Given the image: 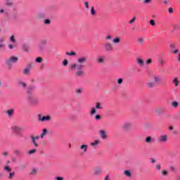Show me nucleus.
Masks as SVG:
<instances>
[{
    "mask_svg": "<svg viewBox=\"0 0 180 180\" xmlns=\"http://www.w3.org/2000/svg\"><path fill=\"white\" fill-rule=\"evenodd\" d=\"M86 56H82L77 59V63H73L70 65L71 71H75V75L77 78H82L85 75L84 68H85V64H86Z\"/></svg>",
    "mask_w": 180,
    "mask_h": 180,
    "instance_id": "obj_1",
    "label": "nucleus"
},
{
    "mask_svg": "<svg viewBox=\"0 0 180 180\" xmlns=\"http://www.w3.org/2000/svg\"><path fill=\"white\" fill-rule=\"evenodd\" d=\"M18 61H19V58L15 56H11L5 60V63L6 65L8 67V71H11L12 70V64H13V63H18Z\"/></svg>",
    "mask_w": 180,
    "mask_h": 180,
    "instance_id": "obj_2",
    "label": "nucleus"
},
{
    "mask_svg": "<svg viewBox=\"0 0 180 180\" xmlns=\"http://www.w3.org/2000/svg\"><path fill=\"white\" fill-rule=\"evenodd\" d=\"M4 171L6 172L7 178L9 180L13 179L15 178V172H12V168L8 165L4 166Z\"/></svg>",
    "mask_w": 180,
    "mask_h": 180,
    "instance_id": "obj_3",
    "label": "nucleus"
},
{
    "mask_svg": "<svg viewBox=\"0 0 180 180\" xmlns=\"http://www.w3.org/2000/svg\"><path fill=\"white\" fill-rule=\"evenodd\" d=\"M27 101L31 104L36 105L39 103V99L34 96V94H27Z\"/></svg>",
    "mask_w": 180,
    "mask_h": 180,
    "instance_id": "obj_4",
    "label": "nucleus"
},
{
    "mask_svg": "<svg viewBox=\"0 0 180 180\" xmlns=\"http://www.w3.org/2000/svg\"><path fill=\"white\" fill-rule=\"evenodd\" d=\"M131 122H124L122 126V129L124 130V131H129V130L131 129Z\"/></svg>",
    "mask_w": 180,
    "mask_h": 180,
    "instance_id": "obj_5",
    "label": "nucleus"
},
{
    "mask_svg": "<svg viewBox=\"0 0 180 180\" xmlns=\"http://www.w3.org/2000/svg\"><path fill=\"white\" fill-rule=\"evenodd\" d=\"M104 47L105 49V51H113V45L110 42H105L104 44Z\"/></svg>",
    "mask_w": 180,
    "mask_h": 180,
    "instance_id": "obj_6",
    "label": "nucleus"
},
{
    "mask_svg": "<svg viewBox=\"0 0 180 180\" xmlns=\"http://www.w3.org/2000/svg\"><path fill=\"white\" fill-rule=\"evenodd\" d=\"M168 141V135L162 134L158 139L159 143H167Z\"/></svg>",
    "mask_w": 180,
    "mask_h": 180,
    "instance_id": "obj_7",
    "label": "nucleus"
},
{
    "mask_svg": "<svg viewBox=\"0 0 180 180\" xmlns=\"http://www.w3.org/2000/svg\"><path fill=\"white\" fill-rule=\"evenodd\" d=\"M98 134L103 140H106V139H108V134H106V131L105 129H101L98 131Z\"/></svg>",
    "mask_w": 180,
    "mask_h": 180,
    "instance_id": "obj_8",
    "label": "nucleus"
},
{
    "mask_svg": "<svg viewBox=\"0 0 180 180\" xmlns=\"http://www.w3.org/2000/svg\"><path fill=\"white\" fill-rule=\"evenodd\" d=\"M103 172V169L102 167H94L93 169L94 175H101Z\"/></svg>",
    "mask_w": 180,
    "mask_h": 180,
    "instance_id": "obj_9",
    "label": "nucleus"
},
{
    "mask_svg": "<svg viewBox=\"0 0 180 180\" xmlns=\"http://www.w3.org/2000/svg\"><path fill=\"white\" fill-rule=\"evenodd\" d=\"M5 114L8 117H12L15 115V108H11L5 112Z\"/></svg>",
    "mask_w": 180,
    "mask_h": 180,
    "instance_id": "obj_10",
    "label": "nucleus"
},
{
    "mask_svg": "<svg viewBox=\"0 0 180 180\" xmlns=\"http://www.w3.org/2000/svg\"><path fill=\"white\" fill-rule=\"evenodd\" d=\"M154 141H155V140L151 136H147L145 139V143H146V144H151L154 143Z\"/></svg>",
    "mask_w": 180,
    "mask_h": 180,
    "instance_id": "obj_11",
    "label": "nucleus"
},
{
    "mask_svg": "<svg viewBox=\"0 0 180 180\" xmlns=\"http://www.w3.org/2000/svg\"><path fill=\"white\" fill-rule=\"evenodd\" d=\"M11 130L14 133H19V131H20V130H22V129L19 126L13 125L11 127Z\"/></svg>",
    "mask_w": 180,
    "mask_h": 180,
    "instance_id": "obj_12",
    "label": "nucleus"
},
{
    "mask_svg": "<svg viewBox=\"0 0 180 180\" xmlns=\"http://www.w3.org/2000/svg\"><path fill=\"white\" fill-rule=\"evenodd\" d=\"M153 78L157 84L161 83V77L158 75H153Z\"/></svg>",
    "mask_w": 180,
    "mask_h": 180,
    "instance_id": "obj_13",
    "label": "nucleus"
},
{
    "mask_svg": "<svg viewBox=\"0 0 180 180\" xmlns=\"http://www.w3.org/2000/svg\"><path fill=\"white\" fill-rule=\"evenodd\" d=\"M18 85L19 86H20L21 88H23L24 89H26V88H27V84H26V82L23 81H20L18 82Z\"/></svg>",
    "mask_w": 180,
    "mask_h": 180,
    "instance_id": "obj_14",
    "label": "nucleus"
},
{
    "mask_svg": "<svg viewBox=\"0 0 180 180\" xmlns=\"http://www.w3.org/2000/svg\"><path fill=\"white\" fill-rule=\"evenodd\" d=\"M136 63L138 65H140V67H143V65H144V60H143L141 58H137Z\"/></svg>",
    "mask_w": 180,
    "mask_h": 180,
    "instance_id": "obj_15",
    "label": "nucleus"
},
{
    "mask_svg": "<svg viewBox=\"0 0 180 180\" xmlns=\"http://www.w3.org/2000/svg\"><path fill=\"white\" fill-rule=\"evenodd\" d=\"M33 89H34V86H30L27 89V95H30V94H33Z\"/></svg>",
    "mask_w": 180,
    "mask_h": 180,
    "instance_id": "obj_16",
    "label": "nucleus"
},
{
    "mask_svg": "<svg viewBox=\"0 0 180 180\" xmlns=\"http://www.w3.org/2000/svg\"><path fill=\"white\" fill-rule=\"evenodd\" d=\"M51 117L50 115L43 116L41 122H50Z\"/></svg>",
    "mask_w": 180,
    "mask_h": 180,
    "instance_id": "obj_17",
    "label": "nucleus"
},
{
    "mask_svg": "<svg viewBox=\"0 0 180 180\" xmlns=\"http://www.w3.org/2000/svg\"><path fill=\"white\" fill-rule=\"evenodd\" d=\"M47 133H49V130L47 129H44L42 133L40 135V138L44 139V136H46V134H47Z\"/></svg>",
    "mask_w": 180,
    "mask_h": 180,
    "instance_id": "obj_18",
    "label": "nucleus"
},
{
    "mask_svg": "<svg viewBox=\"0 0 180 180\" xmlns=\"http://www.w3.org/2000/svg\"><path fill=\"white\" fill-rule=\"evenodd\" d=\"M80 149L83 150V153H86L88 151V145H81Z\"/></svg>",
    "mask_w": 180,
    "mask_h": 180,
    "instance_id": "obj_19",
    "label": "nucleus"
},
{
    "mask_svg": "<svg viewBox=\"0 0 180 180\" xmlns=\"http://www.w3.org/2000/svg\"><path fill=\"white\" fill-rule=\"evenodd\" d=\"M38 50L39 51H44V50H46V46L45 45H43L41 44H39L38 45Z\"/></svg>",
    "mask_w": 180,
    "mask_h": 180,
    "instance_id": "obj_20",
    "label": "nucleus"
},
{
    "mask_svg": "<svg viewBox=\"0 0 180 180\" xmlns=\"http://www.w3.org/2000/svg\"><path fill=\"white\" fill-rule=\"evenodd\" d=\"M97 63L98 64H103L105 63V58L103 56L99 57L97 58Z\"/></svg>",
    "mask_w": 180,
    "mask_h": 180,
    "instance_id": "obj_21",
    "label": "nucleus"
},
{
    "mask_svg": "<svg viewBox=\"0 0 180 180\" xmlns=\"http://www.w3.org/2000/svg\"><path fill=\"white\" fill-rule=\"evenodd\" d=\"M170 105L172 106V108H178V106H179V103H178L177 101H172Z\"/></svg>",
    "mask_w": 180,
    "mask_h": 180,
    "instance_id": "obj_22",
    "label": "nucleus"
},
{
    "mask_svg": "<svg viewBox=\"0 0 180 180\" xmlns=\"http://www.w3.org/2000/svg\"><path fill=\"white\" fill-rule=\"evenodd\" d=\"M22 74L24 75H29V74H30V68H27L24 69L22 71Z\"/></svg>",
    "mask_w": 180,
    "mask_h": 180,
    "instance_id": "obj_23",
    "label": "nucleus"
},
{
    "mask_svg": "<svg viewBox=\"0 0 180 180\" xmlns=\"http://www.w3.org/2000/svg\"><path fill=\"white\" fill-rule=\"evenodd\" d=\"M90 116H94V115H96V110L95 108H91L89 112Z\"/></svg>",
    "mask_w": 180,
    "mask_h": 180,
    "instance_id": "obj_24",
    "label": "nucleus"
},
{
    "mask_svg": "<svg viewBox=\"0 0 180 180\" xmlns=\"http://www.w3.org/2000/svg\"><path fill=\"white\" fill-rule=\"evenodd\" d=\"M96 110L103 109V105L101 103H96L95 106Z\"/></svg>",
    "mask_w": 180,
    "mask_h": 180,
    "instance_id": "obj_25",
    "label": "nucleus"
},
{
    "mask_svg": "<svg viewBox=\"0 0 180 180\" xmlns=\"http://www.w3.org/2000/svg\"><path fill=\"white\" fill-rule=\"evenodd\" d=\"M124 175L125 176H128V178H130V176H131V172L129 170H125L124 171Z\"/></svg>",
    "mask_w": 180,
    "mask_h": 180,
    "instance_id": "obj_26",
    "label": "nucleus"
},
{
    "mask_svg": "<svg viewBox=\"0 0 180 180\" xmlns=\"http://www.w3.org/2000/svg\"><path fill=\"white\" fill-rule=\"evenodd\" d=\"M146 85L148 88H154L155 86V84L153 82H148L146 83Z\"/></svg>",
    "mask_w": 180,
    "mask_h": 180,
    "instance_id": "obj_27",
    "label": "nucleus"
},
{
    "mask_svg": "<svg viewBox=\"0 0 180 180\" xmlns=\"http://www.w3.org/2000/svg\"><path fill=\"white\" fill-rule=\"evenodd\" d=\"M98 144H99V140H95L94 142L90 143V146H91V147H96Z\"/></svg>",
    "mask_w": 180,
    "mask_h": 180,
    "instance_id": "obj_28",
    "label": "nucleus"
},
{
    "mask_svg": "<svg viewBox=\"0 0 180 180\" xmlns=\"http://www.w3.org/2000/svg\"><path fill=\"white\" fill-rule=\"evenodd\" d=\"M90 13L92 16H96V11H95V8L91 6Z\"/></svg>",
    "mask_w": 180,
    "mask_h": 180,
    "instance_id": "obj_29",
    "label": "nucleus"
},
{
    "mask_svg": "<svg viewBox=\"0 0 180 180\" xmlns=\"http://www.w3.org/2000/svg\"><path fill=\"white\" fill-rule=\"evenodd\" d=\"M112 42L115 44H119V43H120V37H115L112 39Z\"/></svg>",
    "mask_w": 180,
    "mask_h": 180,
    "instance_id": "obj_30",
    "label": "nucleus"
},
{
    "mask_svg": "<svg viewBox=\"0 0 180 180\" xmlns=\"http://www.w3.org/2000/svg\"><path fill=\"white\" fill-rule=\"evenodd\" d=\"M82 91H84L82 89H77L75 90V94L77 96H79L82 94Z\"/></svg>",
    "mask_w": 180,
    "mask_h": 180,
    "instance_id": "obj_31",
    "label": "nucleus"
},
{
    "mask_svg": "<svg viewBox=\"0 0 180 180\" xmlns=\"http://www.w3.org/2000/svg\"><path fill=\"white\" fill-rule=\"evenodd\" d=\"M31 141H32V144L34 145V147L35 148H39V143H37V141H36V140H34V139H31Z\"/></svg>",
    "mask_w": 180,
    "mask_h": 180,
    "instance_id": "obj_32",
    "label": "nucleus"
},
{
    "mask_svg": "<svg viewBox=\"0 0 180 180\" xmlns=\"http://www.w3.org/2000/svg\"><path fill=\"white\" fill-rule=\"evenodd\" d=\"M27 153L30 155H33V154H36V153H37V150L32 149V150H29Z\"/></svg>",
    "mask_w": 180,
    "mask_h": 180,
    "instance_id": "obj_33",
    "label": "nucleus"
},
{
    "mask_svg": "<svg viewBox=\"0 0 180 180\" xmlns=\"http://www.w3.org/2000/svg\"><path fill=\"white\" fill-rule=\"evenodd\" d=\"M37 18H38V19H43V18H46V15H44V13H39L37 14Z\"/></svg>",
    "mask_w": 180,
    "mask_h": 180,
    "instance_id": "obj_34",
    "label": "nucleus"
},
{
    "mask_svg": "<svg viewBox=\"0 0 180 180\" xmlns=\"http://www.w3.org/2000/svg\"><path fill=\"white\" fill-rule=\"evenodd\" d=\"M173 83L174 84L175 86H178V84H179V81H178V78L175 77L173 80Z\"/></svg>",
    "mask_w": 180,
    "mask_h": 180,
    "instance_id": "obj_35",
    "label": "nucleus"
},
{
    "mask_svg": "<svg viewBox=\"0 0 180 180\" xmlns=\"http://www.w3.org/2000/svg\"><path fill=\"white\" fill-rule=\"evenodd\" d=\"M66 56H77V53L74 51L66 52Z\"/></svg>",
    "mask_w": 180,
    "mask_h": 180,
    "instance_id": "obj_36",
    "label": "nucleus"
},
{
    "mask_svg": "<svg viewBox=\"0 0 180 180\" xmlns=\"http://www.w3.org/2000/svg\"><path fill=\"white\" fill-rule=\"evenodd\" d=\"M40 44L44 46H46V44H47V39H41L40 41Z\"/></svg>",
    "mask_w": 180,
    "mask_h": 180,
    "instance_id": "obj_37",
    "label": "nucleus"
},
{
    "mask_svg": "<svg viewBox=\"0 0 180 180\" xmlns=\"http://www.w3.org/2000/svg\"><path fill=\"white\" fill-rule=\"evenodd\" d=\"M161 174L162 175V176H167L168 175V171L167 170H162L161 172Z\"/></svg>",
    "mask_w": 180,
    "mask_h": 180,
    "instance_id": "obj_38",
    "label": "nucleus"
},
{
    "mask_svg": "<svg viewBox=\"0 0 180 180\" xmlns=\"http://www.w3.org/2000/svg\"><path fill=\"white\" fill-rule=\"evenodd\" d=\"M10 41L11 43H15L16 41V39H15V35H12L11 37H10Z\"/></svg>",
    "mask_w": 180,
    "mask_h": 180,
    "instance_id": "obj_39",
    "label": "nucleus"
},
{
    "mask_svg": "<svg viewBox=\"0 0 180 180\" xmlns=\"http://www.w3.org/2000/svg\"><path fill=\"white\" fill-rule=\"evenodd\" d=\"M138 41H139V44H143V43H144V39L143 37H139L138 39Z\"/></svg>",
    "mask_w": 180,
    "mask_h": 180,
    "instance_id": "obj_40",
    "label": "nucleus"
},
{
    "mask_svg": "<svg viewBox=\"0 0 180 180\" xmlns=\"http://www.w3.org/2000/svg\"><path fill=\"white\" fill-rule=\"evenodd\" d=\"M14 154H15V155H22V152L19 150H15Z\"/></svg>",
    "mask_w": 180,
    "mask_h": 180,
    "instance_id": "obj_41",
    "label": "nucleus"
},
{
    "mask_svg": "<svg viewBox=\"0 0 180 180\" xmlns=\"http://www.w3.org/2000/svg\"><path fill=\"white\" fill-rule=\"evenodd\" d=\"M37 174V169H32V170L30 172L31 175H36Z\"/></svg>",
    "mask_w": 180,
    "mask_h": 180,
    "instance_id": "obj_42",
    "label": "nucleus"
},
{
    "mask_svg": "<svg viewBox=\"0 0 180 180\" xmlns=\"http://www.w3.org/2000/svg\"><path fill=\"white\" fill-rule=\"evenodd\" d=\"M63 65H64V67H67L68 65V60L67 59H65L63 61Z\"/></svg>",
    "mask_w": 180,
    "mask_h": 180,
    "instance_id": "obj_43",
    "label": "nucleus"
},
{
    "mask_svg": "<svg viewBox=\"0 0 180 180\" xmlns=\"http://www.w3.org/2000/svg\"><path fill=\"white\" fill-rule=\"evenodd\" d=\"M153 63V60L151 58H149L146 60V65H150Z\"/></svg>",
    "mask_w": 180,
    "mask_h": 180,
    "instance_id": "obj_44",
    "label": "nucleus"
},
{
    "mask_svg": "<svg viewBox=\"0 0 180 180\" xmlns=\"http://www.w3.org/2000/svg\"><path fill=\"white\" fill-rule=\"evenodd\" d=\"M134 22H136V16H134V18L129 21V25H131V23H134Z\"/></svg>",
    "mask_w": 180,
    "mask_h": 180,
    "instance_id": "obj_45",
    "label": "nucleus"
},
{
    "mask_svg": "<svg viewBox=\"0 0 180 180\" xmlns=\"http://www.w3.org/2000/svg\"><path fill=\"white\" fill-rule=\"evenodd\" d=\"M95 120H101V119H102V117L101 116V115H96L95 117Z\"/></svg>",
    "mask_w": 180,
    "mask_h": 180,
    "instance_id": "obj_46",
    "label": "nucleus"
},
{
    "mask_svg": "<svg viewBox=\"0 0 180 180\" xmlns=\"http://www.w3.org/2000/svg\"><path fill=\"white\" fill-rule=\"evenodd\" d=\"M30 139L32 140H39V139H40V136H31Z\"/></svg>",
    "mask_w": 180,
    "mask_h": 180,
    "instance_id": "obj_47",
    "label": "nucleus"
},
{
    "mask_svg": "<svg viewBox=\"0 0 180 180\" xmlns=\"http://www.w3.org/2000/svg\"><path fill=\"white\" fill-rule=\"evenodd\" d=\"M44 23L45 25H50L51 23V21L49 19L44 20Z\"/></svg>",
    "mask_w": 180,
    "mask_h": 180,
    "instance_id": "obj_48",
    "label": "nucleus"
},
{
    "mask_svg": "<svg viewBox=\"0 0 180 180\" xmlns=\"http://www.w3.org/2000/svg\"><path fill=\"white\" fill-rule=\"evenodd\" d=\"M41 61H43V58L41 57H38L36 58L37 63H41Z\"/></svg>",
    "mask_w": 180,
    "mask_h": 180,
    "instance_id": "obj_49",
    "label": "nucleus"
},
{
    "mask_svg": "<svg viewBox=\"0 0 180 180\" xmlns=\"http://www.w3.org/2000/svg\"><path fill=\"white\" fill-rule=\"evenodd\" d=\"M84 6L86 9H89V3L88 1H84Z\"/></svg>",
    "mask_w": 180,
    "mask_h": 180,
    "instance_id": "obj_50",
    "label": "nucleus"
},
{
    "mask_svg": "<svg viewBox=\"0 0 180 180\" xmlns=\"http://www.w3.org/2000/svg\"><path fill=\"white\" fill-rule=\"evenodd\" d=\"M37 116L39 122H42L43 116H41V114H39Z\"/></svg>",
    "mask_w": 180,
    "mask_h": 180,
    "instance_id": "obj_51",
    "label": "nucleus"
},
{
    "mask_svg": "<svg viewBox=\"0 0 180 180\" xmlns=\"http://www.w3.org/2000/svg\"><path fill=\"white\" fill-rule=\"evenodd\" d=\"M8 47L10 50H13V49H15V46H13L12 44H8Z\"/></svg>",
    "mask_w": 180,
    "mask_h": 180,
    "instance_id": "obj_52",
    "label": "nucleus"
},
{
    "mask_svg": "<svg viewBox=\"0 0 180 180\" xmlns=\"http://www.w3.org/2000/svg\"><path fill=\"white\" fill-rule=\"evenodd\" d=\"M117 84H119L120 85L123 84V79L122 78H120L117 79Z\"/></svg>",
    "mask_w": 180,
    "mask_h": 180,
    "instance_id": "obj_53",
    "label": "nucleus"
},
{
    "mask_svg": "<svg viewBox=\"0 0 180 180\" xmlns=\"http://www.w3.org/2000/svg\"><path fill=\"white\" fill-rule=\"evenodd\" d=\"M150 24L151 25V26H155V21L154 20H150Z\"/></svg>",
    "mask_w": 180,
    "mask_h": 180,
    "instance_id": "obj_54",
    "label": "nucleus"
},
{
    "mask_svg": "<svg viewBox=\"0 0 180 180\" xmlns=\"http://www.w3.org/2000/svg\"><path fill=\"white\" fill-rule=\"evenodd\" d=\"M161 112H162V108H158L156 109V112H157V113H161Z\"/></svg>",
    "mask_w": 180,
    "mask_h": 180,
    "instance_id": "obj_55",
    "label": "nucleus"
},
{
    "mask_svg": "<svg viewBox=\"0 0 180 180\" xmlns=\"http://www.w3.org/2000/svg\"><path fill=\"white\" fill-rule=\"evenodd\" d=\"M169 169H170V171H172V172H175V167H174V166H169Z\"/></svg>",
    "mask_w": 180,
    "mask_h": 180,
    "instance_id": "obj_56",
    "label": "nucleus"
},
{
    "mask_svg": "<svg viewBox=\"0 0 180 180\" xmlns=\"http://www.w3.org/2000/svg\"><path fill=\"white\" fill-rule=\"evenodd\" d=\"M56 180H64V177L62 176H56L55 177Z\"/></svg>",
    "mask_w": 180,
    "mask_h": 180,
    "instance_id": "obj_57",
    "label": "nucleus"
},
{
    "mask_svg": "<svg viewBox=\"0 0 180 180\" xmlns=\"http://www.w3.org/2000/svg\"><path fill=\"white\" fill-rule=\"evenodd\" d=\"M175 47H176V44H172L170 45V48L172 49V50H174V49H175Z\"/></svg>",
    "mask_w": 180,
    "mask_h": 180,
    "instance_id": "obj_58",
    "label": "nucleus"
},
{
    "mask_svg": "<svg viewBox=\"0 0 180 180\" xmlns=\"http://www.w3.org/2000/svg\"><path fill=\"white\" fill-rule=\"evenodd\" d=\"M6 4L8 6H12V2L11 1V0H6Z\"/></svg>",
    "mask_w": 180,
    "mask_h": 180,
    "instance_id": "obj_59",
    "label": "nucleus"
},
{
    "mask_svg": "<svg viewBox=\"0 0 180 180\" xmlns=\"http://www.w3.org/2000/svg\"><path fill=\"white\" fill-rule=\"evenodd\" d=\"M103 180H110V176H109V174L106 175L104 177Z\"/></svg>",
    "mask_w": 180,
    "mask_h": 180,
    "instance_id": "obj_60",
    "label": "nucleus"
},
{
    "mask_svg": "<svg viewBox=\"0 0 180 180\" xmlns=\"http://www.w3.org/2000/svg\"><path fill=\"white\" fill-rule=\"evenodd\" d=\"M169 13H174V8H169Z\"/></svg>",
    "mask_w": 180,
    "mask_h": 180,
    "instance_id": "obj_61",
    "label": "nucleus"
},
{
    "mask_svg": "<svg viewBox=\"0 0 180 180\" xmlns=\"http://www.w3.org/2000/svg\"><path fill=\"white\" fill-rule=\"evenodd\" d=\"M106 40H112V36L108 35L105 37Z\"/></svg>",
    "mask_w": 180,
    "mask_h": 180,
    "instance_id": "obj_62",
    "label": "nucleus"
},
{
    "mask_svg": "<svg viewBox=\"0 0 180 180\" xmlns=\"http://www.w3.org/2000/svg\"><path fill=\"white\" fill-rule=\"evenodd\" d=\"M144 4H150L151 0H143Z\"/></svg>",
    "mask_w": 180,
    "mask_h": 180,
    "instance_id": "obj_63",
    "label": "nucleus"
},
{
    "mask_svg": "<svg viewBox=\"0 0 180 180\" xmlns=\"http://www.w3.org/2000/svg\"><path fill=\"white\" fill-rule=\"evenodd\" d=\"M156 169H158V170L161 169V165H158L156 166Z\"/></svg>",
    "mask_w": 180,
    "mask_h": 180,
    "instance_id": "obj_64",
    "label": "nucleus"
}]
</instances>
